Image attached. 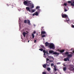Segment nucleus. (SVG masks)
I'll return each mask as SVG.
<instances>
[{
    "label": "nucleus",
    "instance_id": "obj_1",
    "mask_svg": "<svg viewBox=\"0 0 74 74\" xmlns=\"http://www.w3.org/2000/svg\"><path fill=\"white\" fill-rule=\"evenodd\" d=\"M68 57H67L66 58H65L64 59V61L65 62H66V61H69V58H71L73 57V55L71 54H69L67 55Z\"/></svg>",
    "mask_w": 74,
    "mask_h": 74
},
{
    "label": "nucleus",
    "instance_id": "obj_2",
    "mask_svg": "<svg viewBox=\"0 0 74 74\" xmlns=\"http://www.w3.org/2000/svg\"><path fill=\"white\" fill-rule=\"evenodd\" d=\"M49 53L52 54V53L53 55H57L58 56H59V53H58L56 52H54L53 50H50L49 51Z\"/></svg>",
    "mask_w": 74,
    "mask_h": 74
},
{
    "label": "nucleus",
    "instance_id": "obj_3",
    "mask_svg": "<svg viewBox=\"0 0 74 74\" xmlns=\"http://www.w3.org/2000/svg\"><path fill=\"white\" fill-rule=\"evenodd\" d=\"M49 47L50 49H55V45L54 44L50 43L49 45Z\"/></svg>",
    "mask_w": 74,
    "mask_h": 74
},
{
    "label": "nucleus",
    "instance_id": "obj_4",
    "mask_svg": "<svg viewBox=\"0 0 74 74\" xmlns=\"http://www.w3.org/2000/svg\"><path fill=\"white\" fill-rule=\"evenodd\" d=\"M69 69L71 71H74V66H71L69 67Z\"/></svg>",
    "mask_w": 74,
    "mask_h": 74
},
{
    "label": "nucleus",
    "instance_id": "obj_5",
    "mask_svg": "<svg viewBox=\"0 0 74 74\" xmlns=\"http://www.w3.org/2000/svg\"><path fill=\"white\" fill-rule=\"evenodd\" d=\"M29 2V1H24L23 2V4H24V5H27L26 4H28Z\"/></svg>",
    "mask_w": 74,
    "mask_h": 74
},
{
    "label": "nucleus",
    "instance_id": "obj_6",
    "mask_svg": "<svg viewBox=\"0 0 74 74\" xmlns=\"http://www.w3.org/2000/svg\"><path fill=\"white\" fill-rule=\"evenodd\" d=\"M28 2L29 3H28V4L26 5L27 6H29V5H31V6H32V5H33V4L32 3H30V1H29Z\"/></svg>",
    "mask_w": 74,
    "mask_h": 74
},
{
    "label": "nucleus",
    "instance_id": "obj_7",
    "mask_svg": "<svg viewBox=\"0 0 74 74\" xmlns=\"http://www.w3.org/2000/svg\"><path fill=\"white\" fill-rule=\"evenodd\" d=\"M62 18H66L67 17V15L65 14H62Z\"/></svg>",
    "mask_w": 74,
    "mask_h": 74
},
{
    "label": "nucleus",
    "instance_id": "obj_8",
    "mask_svg": "<svg viewBox=\"0 0 74 74\" xmlns=\"http://www.w3.org/2000/svg\"><path fill=\"white\" fill-rule=\"evenodd\" d=\"M26 9L27 11H28L29 12H30V9L29 7H26Z\"/></svg>",
    "mask_w": 74,
    "mask_h": 74
},
{
    "label": "nucleus",
    "instance_id": "obj_9",
    "mask_svg": "<svg viewBox=\"0 0 74 74\" xmlns=\"http://www.w3.org/2000/svg\"><path fill=\"white\" fill-rule=\"evenodd\" d=\"M50 64H51L50 63L47 61L46 62V65L47 66H50Z\"/></svg>",
    "mask_w": 74,
    "mask_h": 74
},
{
    "label": "nucleus",
    "instance_id": "obj_10",
    "mask_svg": "<svg viewBox=\"0 0 74 74\" xmlns=\"http://www.w3.org/2000/svg\"><path fill=\"white\" fill-rule=\"evenodd\" d=\"M33 33L34 34H32V38H34V34L35 33H36V32L34 31L33 32Z\"/></svg>",
    "mask_w": 74,
    "mask_h": 74
},
{
    "label": "nucleus",
    "instance_id": "obj_11",
    "mask_svg": "<svg viewBox=\"0 0 74 74\" xmlns=\"http://www.w3.org/2000/svg\"><path fill=\"white\" fill-rule=\"evenodd\" d=\"M45 45L46 47H47V46H49V43L47 42H46V43H45Z\"/></svg>",
    "mask_w": 74,
    "mask_h": 74
},
{
    "label": "nucleus",
    "instance_id": "obj_12",
    "mask_svg": "<svg viewBox=\"0 0 74 74\" xmlns=\"http://www.w3.org/2000/svg\"><path fill=\"white\" fill-rule=\"evenodd\" d=\"M59 51L60 52V53H63V52H64V50H60Z\"/></svg>",
    "mask_w": 74,
    "mask_h": 74
},
{
    "label": "nucleus",
    "instance_id": "obj_13",
    "mask_svg": "<svg viewBox=\"0 0 74 74\" xmlns=\"http://www.w3.org/2000/svg\"><path fill=\"white\" fill-rule=\"evenodd\" d=\"M27 23L29 25H30L31 24H30V21L29 20H27Z\"/></svg>",
    "mask_w": 74,
    "mask_h": 74
},
{
    "label": "nucleus",
    "instance_id": "obj_14",
    "mask_svg": "<svg viewBox=\"0 0 74 74\" xmlns=\"http://www.w3.org/2000/svg\"><path fill=\"white\" fill-rule=\"evenodd\" d=\"M23 35L24 37H26V32H24L23 33Z\"/></svg>",
    "mask_w": 74,
    "mask_h": 74
},
{
    "label": "nucleus",
    "instance_id": "obj_15",
    "mask_svg": "<svg viewBox=\"0 0 74 74\" xmlns=\"http://www.w3.org/2000/svg\"><path fill=\"white\" fill-rule=\"evenodd\" d=\"M41 34H46V32L45 31H42L41 32Z\"/></svg>",
    "mask_w": 74,
    "mask_h": 74
},
{
    "label": "nucleus",
    "instance_id": "obj_16",
    "mask_svg": "<svg viewBox=\"0 0 74 74\" xmlns=\"http://www.w3.org/2000/svg\"><path fill=\"white\" fill-rule=\"evenodd\" d=\"M42 66L45 69V68H46V67L47 66V65L46 64H44L42 65Z\"/></svg>",
    "mask_w": 74,
    "mask_h": 74
},
{
    "label": "nucleus",
    "instance_id": "obj_17",
    "mask_svg": "<svg viewBox=\"0 0 74 74\" xmlns=\"http://www.w3.org/2000/svg\"><path fill=\"white\" fill-rule=\"evenodd\" d=\"M65 54L66 55H68L69 54V52H66L65 53Z\"/></svg>",
    "mask_w": 74,
    "mask_h": 74
},
{
    "label": "nucleus",
    "instance_id": "obj_18",
    "mask_svg": "<svg viewBox=\"0 0 74 74\" xmlns=\"http://www.w3.org/2000/svg\"><path fill=\"white\" fill-rule=\"evenodd\" d=\"M35 15H36V16H38V12H35Z\"/></svg>",
    "mask_w": 74,
    "mask_h": 74
},
{
    "label": "nucleus",
    "instance_id": "obj_19",
    "mask_svg": "<svg viewBox=\"0 0 74 74\" xmlns=\"http://www.w3.org/2000/svg\"><path fill=\"white\" fill-rule=\"evenodd\" d=\"M48 58H49V59H53V57L51 56H49Z\"/></svg>",
    "mask_w": 74,
    "mask_h": 74
},
{
    "label": "nucleus",
    "instance_id": "obj_20",
    "mask_svg": "<svg viewBox=\"0 0 74 74\" xmlns=\"http://www.w3.org/2000/svg\"><path fill=\"white\" fill-rule=\"evenodd\" d=\"M43 52L44 53V56H45V50H43Z\"/></svg>",
    "mask_w": 74,
    "mask_h": 74
},
{
    "label": "nucleus",
    "instance_id": "obj_21",
    "mask_svg": "<svg viewBox=\"0 0 74 74\" xmlns=\"http://www.w3.org/2000/svg\"><path fill=\"white\" fill-rule=\"evenodd\" d=\"M47 71H50V70H51V69L49 68H48L47 69Z\"/></svg>",
    "mask_w": 74,
    "mask_h": 74
},
{
    "label": "nucleus",
    "instance_id": "obj_22",
    "mask_svg": "<svg viewBox=\"0 0 74 74\" xmlns=\"http://www.w3.org/2000/svg\"><path fill=\"white\" fill-rule=\"evenodd\" d=\"M63 70L64 71H66V67H65L63 68Z\"/></svg>",
    "mask_w": 74,
    "mask_h": 74
},
{
    "label": "nucleus",
    "instance_id": "obj_23",
    "mask_svg": "<svg viewBox=\"0 0 74 74\" xmlns=\"http://www.w3.org/2000/svg\"><path fill=\"white\" fill-rule=\"evenodd\" d=\"M40 47H41L42 48H44V45H40Z\"/></svg>",
    "mask_w": 74,
    "mask_h": 74
},
{
    "label": "nucleus",
    "instance_id": "obj_24",
    "mask_svg": "<svg viewBox=\"0 0 74 74\" xmlns=\"http://www.w3.org/2000/svg\"><path fill=\"white\" fill-rule=\"evenodd\" d=\"M45 53H47V54H49V53H48V51H45Z\"/></svg>",
    "mask_w": 74,
    "mask_h": 74
},
{
    "label": "nucleus",
    "instance_id": "obj_25",
    "mask_svg": "<svg viewBox=\"0 0 74 74\" xmlns=\"http://www.w3.org/2000/svg\"><path fill=\"white\" fill-rule=\"evenodd\" d=\"M36 11V10L34 9H32V12H35V11Z\"/></svg>",
    "mask_w": 74,
    "mask_h": 74
},
{
    "label": "nucleus",
    "instance_id": "obj_26",
    "mask_svg": "<svg viewBox=\"0 0 74 74\" xmlns=\"http://www.w3.org/2000/svg\"><path fill=\"white\" fill-rule=\"evenodd\" d=\"M71 6H73V7H74V4L73 3H71Z\"/></svg>",
    "mask_w": 74,
    "mask_h": 74
},
{
    "label": "nucleus",
    "instance_id": "obj_27",
    "mask_svg": "<svg viewBox=\"0 0 74 74\" xmlns=\"http://www.w3.org/2000/svg\"><path fill=\"white\" fill-rule=\"evenodd\" d=\"M24 23H27V20H25L24 21Z\"/></svg>",
    "mask_w": 74,
    "mask_h": 74
},
{
    "label": "nucleus",
    "instance_id": "obj_28",
    "mask_svg": "<svg viewBox=\"0 0 74 74\" xmlns=\"http://www.w3.org/2000/svg\"><path fill=\"white\" fill-rule=\"evenodd\" d=\"M45 37V34L43 35L42 36V37L43 38L44 37Z\"/></svg>",
    "mask_w": 74,
    "mask_h": 74
},
{
    "label": "nucleus",
    "instance_id": "obj_29",
    "mask_svg": "<svg viewBox=\"0 0 74 74\" xmlns=\"http://www.w3.org/2000/svg\"><path fill=\"white\" fill-rule=\"evenodd\" d=\"M39 50L40 51H43V49H40Z\"/></svg>",
    "mask_w": 74,
    "mask_h": 74
},
{
    "label": "nucleus",
    "instance_id": "obj_30",
    "mask_svg": "<svg viewBox=\"0 0 74 74\" xmlns=\"http://www.w3.org/2000/svg\"><path fill=\"white\" fill-rule=\"evenodd\" d=\"M38 8H40V7L37 6L36 7V9H38Z\"/></svg>",
    "mask_w": 74,
    "mask_h": 74
},
{
    "label": "nucleus",
    "instance_id": "obj_31",
    "mask_svg": "<svg viewBox=\"0 0 74 74\" xmlns=\"http://www.w3.org/2000/svg\"><path fill=\"white\" fill-rule=\"evenodd\" d=\"M66 11H67V10L65 8H64V12H66Z\"/></svg>",
    "mask_w": 74,
    "mask_h": 74
},
{
    "label": "nucleus",
    "instance_id": "obj_32",
    "mask_svg": "<svg viewBox=\"0 0 74 74\" xmlns=\"http://www.w3.org/2000/svg\"><path fill=\"white\" fill-rule=\"evenodd\" d=\"M64 5H65V6H66V7L67 6V3H64Z\"/></svg>",
    "mask_w": 74,
    "mask_h": 74
},
{
    "label": "nucleus",
    "instance_id": "obj_33",
    "mask_svg": "<svg viewBox=\"0 0 74 74\" xmlns=\"http://www.w3.org/2000/svg\"><path fill=\"white\" fill-rule=\"evenodd\" d=\"M49 59L47 58L46 59V62H48V61H49Z\"/></svg>",
    "mask_w": 74,
    "mask_h": 74
},
{
    "label": "nucleus",
    "instance_id": "obj_34",
    "mask_svg": "<svg viewBox=\"0 0 74 74\" xmlns=\"http://www.w3.org/2000/svg\"><path fill=\"white\" fill-rule=\"evenodd\" d=\"M68 3L70 4V3H71V1H68Z\"/></svg>",
    "mask_w": 74,
    "mask_h": 74
},
{
    "label": "nucleus",
    "instance_id": "obj_35",
    "mask_svg": "<svg viewBox=\"0 0 74 74\" xmlns=\"http://www.w3.org/2000/svg\"><path fill=\"white\" fill-rule=\"evenodd\" d=\"M54 70H55V71H56V67H55L54 68Z\"/></svg>",
    "mask_w": 74,
    "mask_h": 74
},
{
    "label": "nucleus",
    "instance_id": "obj_36",
    "mask_svg": "<svg viewBox=\"0 0 74 74\" xmlns=\"http://www.w3.org/2000/svg\"><path fill=\"white\" fill-rule=\"evenodd\" d=\"M34 7V5H32V6H31V8H33Z\"/></svg>",
    "mask_w": 74,
    "mask_h": 74
},
{
    "label": "nucleus",
    "instance_id": "obj_37",
    "mask_svg": "<svg viewBox=\"0 0 74 74\" xmlns=\"http://www.w3.org/2000/svg\"><path fill=\"white\" fill-rule=\"evenodd\" d=\"M53 65H54V64L53 63L51 64V66H53Z\"/></svg>",
    "mask_w": 74,
    "mask_h": 74
},
{
    "label": "nucleus",
    "instance_id": "obj_38",
    "mask_svg": "<svg viewBox=\"0 0 74 74\" xmlns=\"http://www.w3.org/2000/svg\"><path fill=\"white\" fill-rule=\"evenodd\" d=\"M42 74H46V73L45 72H43L42 73Z\"/></svg>",
    "mask_w": 74,
    "mask_h": 74
},
{
    "label": "nucleus",
    "instance_id": "obj_39",
    "mask_svg": "<svg viewBox=\"0 0 74 74\" xmlns=\"http://www.w3.org/2000/svg\"><path fill=\"white\" fill-rule=\"evenodd\" d=\"M32 15L33 16H34V15H36V14H35V13H34V14H33Z\"/></svg>",
    "mask_w": 74,
    "mask_h": 74
},
{
    "label": "nucleus",
    "instance_id": "obj_40",
    "mask_svg": "<svg viewBox=\"0 0 74 74\" xmlns=\"http://www.w3.org/2000/svg\"><path fill=\"white\" fill-rule=\"evenodd\" d=\"M72 27L73 28H74V25H72Z\"/></svg>",
    "mask_w": 74,
    "mask_h": 74
},
{
    "label": "nucleus",
    "instance_id": "obj_41",
    "mask_svg": "<svg viewBox=\"0 0 74 74\" xmlns=\"http://www.w3.org/2000/svg\"><path fill=\"white\" fill-rule=\"evenodd\" d=\"M36 41H37V40H35L34 41V42L36 43Z\"/></svg>",
    "mask_w": 74,
    "mask_h": 74
},
{
    "label": "nucleus",
    "instance_id": "obj_42",
    "mask_svg": "<svg viewBox=\"0 0 74 74\" xmlns=\"http://www.w3.org/2000/svg\"><path fill=\"white\" fill-rule=\"evenodd\" d=\"M60 64V62L57 63V64Z\"/></svg>",
    "mask_w": 74,
    "mask_h": 74
},
{
    "label": "nucleus",
    "instance_id": "obj_43",
    "mask_svg": "<svg viewBox=\"0 0 74 74\" xmlns=\"http://www.w3.org/2000/svg\"><path fill=\"white\" fill-rule=\"evenodd\" d=\"M44 58H46V56H44Z\"/></svg>",
    "mask_w": 74,
    "mask_h": 74
},
{
    "label": "nucleus",
    "instance_id": "obj_44",
    "mask_svg": "<svg viewBox=\"0 0 74 74\" xmlns=\"http://www.w3.org/2000/svg\"><path fill=\"white\" fill-rule=\"evenodd\" d=\"M53 67H56V66H53Z\"/></svg>",
    "mask_w": 74,
    "mask_h": 74
},
{
    "label": "nucleus",
    "instance_id": "obj_45",
    "mask_svg": "<svg viewBox=\"0 0 74 74\" xmlns=\"http://www.w3.org/2000/svg\"><path fill=\"white\" fill-rule=\"evenodd\" d=\"M49 62H52V61L51 60H49Z\"/></svg>",
    "mask_w": 74,
    "mask_h": 74
},
{
    "label": "nucleus",
    "instance_id": "obj_46",
    "mask_svg": "<svg viewBox=\"0 0 74 74\" xmlns=\"http://www.w3.org/2000/svg\"><path fill=\"white\" fill-rule=\"evenodd\" d=\"M29 40H28V42H29Z\"/></svg>",
    "mask_w": 74,
    "mask_h": 74
},
{
    "label": "nucleus",
    "instance_id": "obj_47",
    "mask_svg": "<svg viewBox=\"0 0 74 74\" xmlns=\"http://www.w3.org/2000/svg\"><path fill=\"white\" fill-rule=\"evenodd\" d=\"M7 5H8V6H9V5H8V4H7Z\"/></svg>",
    "mask_w": 74,
    "mask_h": 74
},
{
    "label": "nucleus",
    "instance_id": "obj_48",
    "mask_svg": "<svg viewBox=\"0 0 74 74\" xmlns=\"http://www.w3.org/2000/svg\"><path fill=\"white\" fill-rule=\"evenodd\" d=\"M73 53H74V51H73Z\"/></svg>",
    "mask_w": 74,
    "mask_h": 74
},
{
    "label": "nucleus",
    "instance_id": "obj_49",
    "mask_svg": "<svg viewBox=\"0 0 74 74\" xmlns=\"http://www.w3.org/2000/svg\"><path fill=\"white\" fill-rule=\"evenodd\" d=\"M43 28V27H42V28Z\"/></svg>",
    "mask_w": 74,
    "mask_h": 74
},
{
    "label": "nucleus",
    "instance_id": "obj_50",
    "mask_svg": "<svg viewBox=\"0 0 74 74\" xmlns=\"http://www.w3.org/2000/svg\"><path fill=\"white\" fill-rule=\"evenodd\" d=\"M66 21H68L67 20H66Z\"/></svg>",
    "mask_w": 74,
    "mask_h": 74
},
{
    "label": "nucleus",
    "instance_id": "obj_51",
    "mask_svg": "<svg viewBox=\"0 0 74 74\" xmlns=\"http://www.w3.org/2000/svg\"><path fill=\"white\" fill-rule=\"evenodd\" d=\"M64 66H65V65H64Z\"/></svg>",
    "mask_w": 74,
    "mask_h": 74
}]
</instances>
